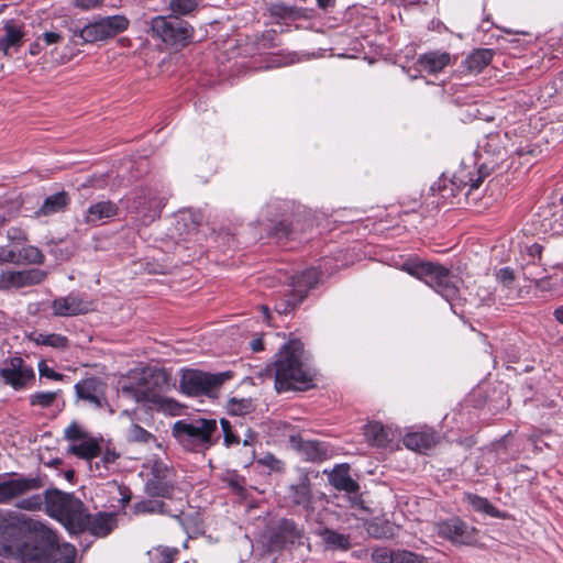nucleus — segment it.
<instances>
[{
	"instance_id": "nucleus-1",
	"label": "nucleus",
	"mask_w": 563,
	"mask_h": 563,
	"mask_svg": "<svg viewBox=\"0 0 563 563\" xmlns=\"http://www.w3.org/2000/svg\"><path fill=\"white\" fill-rule=\"evenodd\" d=\"M302 345L298 341L284 344L275 361V388L278 393L305 389L312 380L311 371L302 363Z\"/></svg>"
},
{
	"instance_id": "nucleus-2",
	"label": "nucleus",
	"mask_w": 563,
	"mask_h": 563,
	"mask_svg": "<svg viewBox=\"0 0 563 563\" xmlns=\"http://www.w3.org/2000/svg\"><path fill=\"white\" fill-rule=\"evenodd\" d=\"M76 549L59 543L56 534L44 525H34V541L21 548V558L30 563H74Z\"/></svg>"
},
{
	"instance_id": "nucleus-3",
	"label": "nucleus",
	"mask_w": 563,
	"mask_h": 563,
	"mask_svg": "<svg viewBox=\"0 0 563 563\" xmlns=\"http://www.w3.org/2000/svg\"><path fill=\"white\" fill-rule=\"evenodd\" d=\"M218 424L214 419L194 418L178 420L173 426V434L188 451L202 452L214 444Z\"/></svg>"
},
{
	"instance_id": "nucleus-4",
	"label": "nucleus",
	"mask_w": 563,
	"mask_h": 563,
	"mask_svg": "<svg viewBox=\"0 0 563 563\" xmlns=\"http://www.w3.org/2000/svg\"><path fill=\"white\" fill-rule=\"evenodd\" d=\"M37 488H40V481L37 478L25 477L19 474L2 476L0 477V504H9L20 498L16 507L29 511L38 510L43 505L41 495L22 498Z\"/></svg>"
},
{
	"instance_id": "nucleus-5",
	"label": "nucleus",
	"mask_w": 563,
	"mask_h": 563,
	"mask_svg": "<svg viewBox=\"0 0 563 563\" xmlns=\"http://www.w3.org/2000/svg\"><path fill=\"white\" fill-rule=\"evenodd\" d=\"M401 269L411 276L424 280L446 300L453 299L457 289L453 283V276L450 272L439 265L423 262H406Z\"/></svg>"
},
{
	"instance_id": "nucleus-6",
	"label": "nucleus",
	"mask_w": 563,
	"mask_h": 563,
	"mask_svg": "<svg viewBox=\"0 0 563 563\" xmlns=\"http://www.w3.org/2000/svg\"><path fill=\"white\" fill-rule=\"evenodd\" d=\"M45 507L51 517L58 519L65 525L81 528V525L85 522L84 505L70 494L48 490L45 494Z\"/></svg>"
},
{
	"instance_id": "nucleus-7",
	"label": "nucleus",
	"mask_w": 563,
	"mask_h": 563,
	"mask_svg": "<svg viewBox=\"0 0 563 563\" xmlns=\"http://www.w3.org/2000/svg\"><path fill=\"white\" fill-rule=\"evenodd\" d=\"M231 377V372L211 374L198 369H184L180 376V389L188 396L214 397L223 383Z\"/></svg>"
},
{
	"instance_id": "nucleus-8",
	"label": "nucleus",
	"mask_w": 563,
	"mask_h": 563,
	"mask_svg": "<svg viewBox=\"0 0 563 563\" xmlns=\"http://www.w3.org/2000/svg\"><path fill=\"white\" fill-rule=\"evenodd\" d=\"M129 23V19L123 14L99 18L79 31H75L74 35L78 36L81 43L107 41L124 32Z\"/></svg>"
},
{
	"instance_id": "nucleus-9",
	"label": "nucleus",
	"mask_w": 563,
	"mask_h": 563,
	"mask_svg": "<svg viewBox=\"0 0 563 563\" xmlns=\"http://www.w3.org/2000/svg\"><path fill=\"white\" fill-rule=\"evenodd\" d=\"M151 34L168 45L186 44L192 35V27L185 21L155 16L151 21Z\"/></svg>"
},
{
	"instance_id": "nucleus-10",
	"label": "nucleus",
	"mask_w": 563,
	"mask_h": 563,
	"mask_svg": "<svg viewBox=\"0 0 563 563\" xmlns=\"http://www.w3.org/2000/svg\"><path fill=\"white\" fill-rule=\"evenodd\" d=\"M64 434L70 442L68 452L71 454L84 460H91L100 454L99 441L89 435L77 422H71Z\"/></svg>"
},
{
	"instance_id": "nucleus-11",
	"label": "nucleus",
	"mask_w": 563,
	"mask_h": 563,
	"mask_svg": "<svg viewBox=\"0 0 563 563\" xmlns=\"http://www.w3.org/2000/svg\"><path fill=\"white\" fill-rule=\"evenodd\" d=\"M34 525L41 523L27 520L24 516L13 511L0 510V542L11 547L12 542L25 530L31 532L26 542L34 541Z\"/></svg>"
},
{
	"instance_id": "nucleus-12",
	"label": "nucleus",
	"mask_w": 563,
	"mask_h": 563,
	"mask_svg": "<svg viewBox=\"0 0 563 563\" xmlns=\"http://www.w3.org/2000/svg\"><path fill=\"white\" fill-rule=\"evenodd\" d=\"M437 533L454 544L472 545L476 542L477 530L457 517L435 523Z\"/></svg>"
},
{
	"instance_id": "nucleus-13",
	"label": "nucleus",
	"mask_w": 563,
	"mask_h": 563,
	"mask_svg": "<svg viewBox=\"0 0 563 563\" xmlns=\"http://www.w3.org/2000/svg\"><path fill=\"white\" fill-rule=\"evenodd\" d=\"M47 277V273L40 268L24 271H2L0 273V289L22 288L38 285Z\"/></svg>"
},
{
	"instance_id": "nucleus-14",
	"label": "nucleus",
	"mask_w": 563,
	"mask_h": 563,
	"mask_svg": "<svg viewBox=\"0 0 563 563\" xmlns=\"http://www.w3.org/2000/svg\"><path fill=\"white\" fill-rule=\"evenodd\" d=\"M78 399L95 408H102L107 405V384L97 377L81 379L75 385Z\"/></svg>"
},
{
	"instance_id": "nucleus-15",
	"label": "nucleus",
	"mask_w": 563,
	"mask_h": 563,
	"mask_svg": "<svg viewBox=\"0 0 563 563\" xmlns=\"http://www.w3.org/2000/svg\"><path fill=\"white\" fill-rule=\"evenodd\" d=\"M286 498L292 505L300 506L308 512L313 510V494L310 484V476L307 471H298L296 481L288 486Z\"/></svg>"
},
{
	"instance_id": "nucleus-16",
	"label": "nucleus",
	"mask_w": 563,
	"mask_h": 563,
	"mask_svg": "<svg viewBox=\"0 0 563 563\" xmlns=\"http://www.w3.org/2000/svg\"><path fill=\"white\" fill-rule=\"evenodd\" d=\"M0 374L5 384L15 389L23 388L27 382L34 378L33 368L25 364L21 357H12L4 362Z\"/></svg>"
},
{
	"instance_id": "nucleus-17",
	"label": "nucleus",
	"mask_w": 563,
	"mask_h": 563,
	"mask_svg": "<svg viewBox=\"0 0 563 563\" xmlns=\"http://www.w3.org/2000/svg\"><path fill=\"white\" fill-rule=\"evenodd\" d=\"M316 276L317 273L314 271H308L301 277L292 278L291 286L294 287V290L290 295H287L285 298L277 301L275 306L277 312L284 314L288 313L299 305L307 295V289H303L302 287H312V279L314 280Z\"/></svg>"
},
{
	"instance_id": "nucleus-18",
	"label": "nucleus",
	"mask_w": 563,
	"mask_h": 563,
	"mask_svg": "<svg viewBox=\"0 0 563 563\" xmlns=\"http://www.w3.org/2000/svg\"><path fill=\"white\" fill-rule=\"evenodd\" d=\"M52 308L55 316L69 317L86 313L92 309L91 302L85 301L76 296L56 298Z\"/></svg>"
},
{
	"instance_id": "nucleus-19",
	"label": "nucleus",
	"mask_w": 563,
	"mask_h": 563,
	"mask_svg": "<svg viewBox=\"0 0 563 563\" xmlns=\"http://www.w3.org/2000/svg\"><path fill=\"white\" fill-rule=\"evenodd\" d=\"M397 432L379 422H369L364 427V437L368 444L385 448L396 438Z\"/></svg>"
},
{
	"instance_id": "nucleus-20",
	"label": "nucleus",
	"mask_w": 563,
	"mask_h": 563,
	"mask_svg": "<svg viewBox=\"0 0 563 563\" xmlns=\"http://www.w3.org/2000/svg\"><path fill=\"white\" fill-rule=\"evenodd\" d=\"M14 252L15 265H41L45 261L43 252L34 245L23 243L21 245H12Z\"/></svg>"
},
{
	"instance_id": "nucleus-21",
	"label": "nucleus",
	"mask_w": 563,
	"mask_h": 563,
	"mask_svg": "<svg viewBox=\"0 0 563 563\" xmlns=\"http://www.w3.org/2000/svg\"><path fill=\"white\" fill-rule=\"evenodd\" d=\"M140 399L152 404L158 411L170 416H178L181 412V406L176 400L155 391H143Z\"/></svg>"
},
{
	"instance_id": "nucleus-22",
	"label": "nucleus",
	"mask_w": 563,
	"mask_h": 563,
	"mask_svg": "<svg viewBox=\"0 0 563 563\" xmlns=\"http://www.w3.org/2000/svg\"><path fill=\"white\" fill-rule=\"evenodd\" d=\"M437 441L438 437L432 430L411 432L404 438L406 448L417 452H424L431 449Z\"/></svg>"
},
{
	"instance_id": "nucleus-23",
	"label": "nucleus",
	"mask_w": 563,
	"mask_h": 563,
	"mask_svg": "<svg viewBox=\"0 0 563 563\" xmlns=\"http://www.w3.org/2000/svg\"><path fill=\"white\" fill-rule=\"evenodd\" d=\"M3 31L4 34L0 38V49L4 55H9L11 49L18 51L22 45L24 33L22 29L12 21L5 22Z\"/></svg>"
},
{
	"instance_id": "nucleus-24",
	"label": "nucleus",
	"mask_w": 563,
	"mask_h": 563,
	"mask_svg": "<svg viewBox=\"0 0 563 563\" xmlns=\"http://www.w3.org/2000/svg\"><path fill=\"white\" fill-rule=\"evenodd\" d=\"M118 213V207L111 201H99L91 205L85 212L86 223L98 224L104 219L114 217Z\"/></svg>"
},
{
	"instance_id": "nucleus-25",
	"label": "nucleus",
	"mask_w": 563,
	"mask_h": 563,
	"mask_svg": "<svg viewBox=\"0 0 563 563\" xmlns=\"http://www.w3.org/2000/svg\"><path fill=\"white\" fill-rule=\"evenodd\" d=\"M114 525L115 519L113 515L97 514L93 517L86 515V519L81 525V528L87 526L92 534L103 537L113 529Z\"/></svg>"
},
{
	"instance_id": "nucleus-26",
	"label": "nucleus",
	"mask_w": 563,
	"mask_h": 563,
	"mask_svg": "<svg viewBox=\"0 0 563 563\" xmlns=\"http://www.w3.org/2000/svg\"><path fill=\"white\" fill-rule=\"evenodd\" d=\"M27 338L36 345L49 346L57 350H64L68 346L67 338L58 333L33 331L27 334Z\"/></svg>"
},
{
	"instance_id": "nucleus-27",
	"label": "nucleus",
	"mask_w": 563,
	"mask_h": 563,
	"mask_svg": "<svg viewBox=\"0 0 563 563\" xmlns=\"http://www.w3.org/2000/svg\"><path fill=\"white\" fill-rule=\"evenodd\" d=\"M419 63L424 70L435 74L449 65L450 55L448 53L431 52L421 56Z\"/></svg>"
},
{
	"instance_id": "nucleus-28",
	"label": "nucleus",
	"mask_w": 563,
	"mask_h": 563,
	"mask_svg": "<svg viewBox=\"0 0 563 563\" xmlns=\"http://www.w3.org/2000/svg\"><path fill=\"white\" fill-rule=\"evenodd\" d=\"M69 199L66 192H56L49 197H47L41 208L37 210V216H52L54 213L60 212L67 206Z\"/></svg>"
},
{
	"instance_id": "nucleus-29",
	"label": "nucleus",
	"mask_w": 563,
	"mask_h": 563,
	"mask_svg": "<svg viewBox=\"0 0 563 563\" xmlns=\"http://www.w3.org/2000/svg\"><path fill=\"white\" fill-rule=\"evenodd\" d=\"M324 544L333 550H347L351 547L349 536L338 533L330 529H322L319 532Z\"/></svg>"
},
{
	"instance_id": "nucleus-30",
	"label": "nucleus",
	"mask_w": 563,
	"mask_h": 563,
	"mask_svg": "<svg viewBox=\"0 0 563 563\" xmlns=\"http://www.w3.org/2000/svg\"><path fill=\"white\" fill-rule=\"evenodd\" d=\"M465 500L473 507L475 511L488 515L494 518L503 517L500 511L484 497H479L474 494H465Z\"/></svg>"
},
{
	"instance_id": "nucleus-31",
	"label": "nucleus",
	"mask_w": 563,
	"mask_h": 563,
	"mask_svg": "<svg viewBox=\"0 0 563 563\" xmlns=\"http://www.w3.org/2000/svg\"><path fill=\"white\" fill-rule=\"evenodd\" d=\"M492 58L493 52L490 49H478L467 57L465 64L470 71L479 73L490 63Z\"/></svg>"
},
{
	"instance_id": "nucleus-32",
	"label": "nucleus",
	"mask_w": 563,
	"mask_h": 563,
	"mask_svg": "<svg viewBox=\"0 0 563 563\" xmlns=\"http://www.w3.org/2000/svg\"><path fill=\"white\" fill-rule=\"evenodd\" d=\"M174 486L166 479H148L146 483V492L153 497L170 498Z\"/></svg>"
},
{
	"instance_id": "nucleus-33",
	"label": "nucleus",
	"mask_w": 563,
	"mask_h": 563,
	"mask_svg": "<svg viewBox=\"0 0 563 563\" xmlns=\"http://www.w3.org/2000/svg\"><path fill=\"white\" fill-rule=\"evenodd\" d=\"M331 483L335 488L347 493H355L358 489L357 483L345 471H335L331 475Z\"/></svg>"
},
{
	"instance_id": "nucleus-34",
	"label": "nucleus",
	"mask_w": 563,
	"mask_h": 563,
	"mask_svg": "<svg viewBox=\"0 0 563 563\" xmlns=\"http://www.w3.org/2000/svg\"><path fill=\"white\" fill-rule=\"evenodd\" d=\"M227 410L231 416L243 417L251 413L254 410V406L251 399L231 398L227 402Z\"/></svg>"
},
{
	"instance_id": "nucleus-35",
	"label": "nucleus",
	"mask_w": 563,
	"mask_h": 563,
	"mask_svg": "<svg viewBox=\"0 0 563 563\" xmlns=\"http://www.w3.org/2000/svg\"><path fill=\"white\" fill-rule=\"evenodd\" d=\"M177 553V549L167 547H157L147 552L152 563H174Z\"/></svg>"
},
{
	"instance_id": "nucleus-36",
	"label": "nucleus",
	"mask_w": 563,
	"mask_h": 563,
	"mask_svg": "<svg viewBox=\"0 0 563 563\" xmlns=\"http://www.w3.org/2000/svg\"><path fill=\"white\" fill-rule=\"evenodd\" d=\"M300 450L309 461L321 460L327 454L325 448L317 441L302 442Z\"/></svg>"
},
{
	"instance_id": "nucleus-37",
	"label": "nucleus",
	"mask_w": 563,
	"mask_h": 563,
	"mask_svg": "<svg viewBox=\"0 0 563 563\" xmlns=\"http://www.w3.org/2000/svg\"><path fill=\"white\" fill-rule=\"evenodd\" d=\"M198 7V0H170L169 9L176 15L191 13Z\"/></svg>"
},
{
	"instance_id": "nucleus-38",
	"label": "nucleus",
	"mask_w": 563,
	"mask_h": 563,
	"mask_svg": "<svg viewBox=\"0 0 563 563\" xmlns=\"http://www.w3.org/2000/svg\"><path fill=\"white\" fill-rule=\"evenodd\" d=\"M135 512L137 514H163L164 503L155 499H147L135 504Z\"/></svg>"
},
{
	"instance_id": "nucleus-39",
	"label": "nucleus",
	"mask_w": 563,
	"mask_h": 563,
	"mask_svg": "<svg viewBox=\"0 0 563 563\" xmlns=\"http://www.w3.org/2000/svg\"><path fill=\"white\" fill-rule=\"evenodd\" d=\"M423 555L407 550H395L393 563H426Z\"/></svg>"
},
{
	"instance_id": "nucleus-40",
	"label": "nucleus",
	"mask_w": 563,
	"mask_h": 563,
	"mask_svg": "<svg viewBox=\"0 0 563 563\" xmlns=\"http://www.w3.org/2000/svg\"><path fill=\"white\" fill-rule=\"evenodd\" d=\"M57 395V391H40L31 395L30 401L33 406L47 408L53 405Z\"/></svg>"
},
{
	"instance_id": "nucleus-41",
	"label": "nucleus",
	"mask_w": 563,
	"mask_h": 563,
	"mask_svg": "<svg viewBox=\"0 0 563 563\" xmlns=\"http://www.w3.org/2000/svg\"><path fill=\"white\" fill-rule=\"evenodd\" d=\"M128 439L132 442L148 443L150 441L154 440V437L142 427L132 424L129 430Z\"/></svg>"
},
{
	"instance_id": "nucleus-42",
	"label": "nucleus",
	"mask_w": 563,
	"mask_h": 563,
	"mask_svg": "<svg viewBox=\"0 0 563 563\" xmlns=\"http://www.w3.org/2000/svg\"><path fill=\"white\" fill-rule=\"evenodd\" d=\"M372 559L376 563H393L394 551L387 548H377L373 551Z\"/></svg>"
},
{
	"instance_id": "nucleus-43",
	"label": "nucleus",
	"mask_w": 563,
	"mask_h": 563,
	"mask_svg": "<svg viewBox=\"0 0 563 563\" xmlns=\"http://www.w3.org/2000/svg\"><path fill=\"white\" fill-rule=\"evenodd\" d=\"M261 465L268 467L274 472H282L284 470L283 461L275 457L273 454H266L257 461Z\"/></svg>"
},
{
	"instance_id": "nucleus-44",
	"label": "nucleus",
	"mask_w": 563,
	"mask_h": 563,
	"mask_svg": "<svg viewBox=\"0 0 563 563\" xmlns=\"http://www.w3.org/2000/svg\"><path fill=\"white\" fill-rule=\"evenodd\" d=\"M220 423L223 430L224 443L227 445L238 444L240 439L232 431L230 422L225 419H221Z\"/></svg>"
},
{
	"instance_id": "nucleus-45",
	"label": "nucleus",
	"mask_w": 563,
	"mask_h": 563,
	"mask_svg": "<svg viewBox=\"0 0 563 563\" xmlns=\"http://www.w3.org/2000/svg\"><path fill=\"white\" fill-rule=\"evenodd\" d=\"M282 529L285 533V538L289 541H294L295 539L300 537V531L297 529L296 525L291 521H283L282 522Z\"/></svg>"
},
{
	"instance_id": "nucleus-46",
	"label": "nucleus",
	"mask_w": 563,
	"mask_h": 563,
	"mask_svg": "<svg viewBox=\"0 0 563 563\" xmlns=\"http://www.w3.org/2000/svg\"><path fill=\"white\" fill-rule=\"evenodd\" d=\"M8 239H9V241L12 242V245H18V246L27 242L26 234L23 231L15 229V228H12L8 231Z\"/></svg>"
},
{
	"instance_id": "nucleus-47",
	"label": "nucleus",
	"mask_w": 563,
	"mask_h": 563,
	"mask_svg": "<svg viewBox=\"0 0 563 563\" xmlns=\"http://www.w3.org/2000/svg\"><path fill=\"white\" fill-rule=\"evenodd\" d=\"M70 3L80 10H91L103 3V0H70Z\"/></svg>"
},
{
	"instance_id": "nucleus-48",
	"label": "nucleus",
	"mask_w": 563,
	"mask_h": 563,
	"mask_svg": "<svg viewBox=\"0 0 563 563\" xmlns=\"http://www.w3.org/2000/svg\"><path fill=\"white\" fill-rule=\"evenodd\" d=\"M14 252L13 246L0 245V264H13Z\"/></svg>"
},
{
	"instance_id": "nucleus-49",
	"label": "nucleus",
	"mask_w": 563,
	"mask_h": 563,
	"mask_svg": "<svg viewBox=\"0 0 563 563\" xmlns=\"http://www.w3.org/2000/svg\"><path fill=\"white\" fill-rule=\"evenodd\" d=\"M152 479H166L169 474V470L164 464L155 463L152 468Z\"/></svg>"
},
{
	"instance_id": "nucleus-50",
	"label": "nucleus",
	"mask_w": 563,
	"mask_h": 563,
	"mask_svg": "<svg viewBox=\"0 0 563 563\" xmlns=\"http://www.w3.org/2000/svg\"><path fill=\"white\" fill-rule=\"evenodd\" d=\"M497 279L505 286H508L510 285L514 279H515V276H514V272L508 268V267H505V268H501L498 273H497Z\"/></svg>"
},
{
	"instance_id": "nucleus-51",
	"label": "nucleus",
	"mask_w": 563,
	"mask_h": 563,
	"mask_svg": "<svg viewBox=\"0 0 563 563\" xmlns=\"http://www.w3.org/2000/svg\"><path fill=\"white\" fill-rule=\"evenodd\" d=\"M38 372L41 376L51 378V379H59L62 377L60 374L56 373L54 369L49 368L44 361L38 363Z\"/></svg>"
},
{
	"instance_id": "nucleus-52",
	"label": "nucleus",
	"mask_w": 563,
	"mask_h": 563,
	"mask_svg": "<svg viewBox=\"0 0 563 563\" xmlns=\"http://www.w3.org/2000/svg\"><path fill=\"white\" fill-rule=\"evenodd\" d=\"M368 533L375 538H389L393 536L390 528H388V530H385L384 528L380 529L376 523H371L368 526Z\"/></svg>"
},
{
	"instance_id": "nucleus-53",
	"label": "nucleus",
	"mask_w": 563,
	"mask_h": 563,
	"mask_svg": "<svg viewBox=\"0 0 563 563\" xmlns=\"http://www.w3.org/2000/svg\"><path fill=\"white\" fill-rule=\"evenodd\" d=\"M187 219L191 220L194 229H196L202 223L203 217L199 212H187L183 214V220L186 221Z\"/></svg>"
},
{
	"instance_id": "nucleus-54",
	"label": "nucleus",
	"mask_w": 563,
	"mask_h": 563,
	"mask_svg": "<svg viewBox=\"0 0 563 563\" xmlns=\"http://www.w3.org/2000/svg\"><path fill=\"white\" fill-rule=\"evenodd\" d=\"M62 36L59 33L56 32H45L43 35V41L46 45H52L60 42Z\"/></svg>"
},
{
	"instance_id": "nucleus-55",
	"label": "nucleus",
	"mask_w": 563,
	"mask_h": 563,
	"mask_svg": "<svg viewBox=\"0 0 563 563\" xmlns=\"http://www.w3.org/2000/svg\"><path fill=\"white\" fill-rule=\"evenodd\" d=\"M119 457V454L113 452V451H107L104 454H103V462L106 464H109V463H114L117 461V459Z\"/></svg>"
},
{
	"instance_id": "nucleus-56",
	"label": "nucleus",
	"mask_w": 563,
	"mask_h": 563,
	"mask_svg": "<svg viewBox=\"0 0 563 563\" xmlns=\"http://www.w3.org/2000/svg\"><path fill=\"white\" fill-rule=\"evenodd\" d=\"M251 349L253 352H260L263 350L262 339L257 338L251 341Z\"/></svg>"
},
{
	"instance_id": "nucleus-57",
	"label": "nucleus",
	"mask_w": 563,
	"mask_h": 563,
	"mask_svg": "<svg viewBox=\"0 0 563 563\" xmlns=\"http://www.w3.org/2000/svg\"><path fill=\"white\" fill-rule=\"evenodd\" d=\"M319 8L328 9L334 5V0H317Z\"/></svg>"
},
{
	"instance_id": "nucleus-58",
	"label": "nucleus",
	"mask_w": 563,
	"mask_h": 563,
	"mask_svg": "<svg viewBox=\"0 0 563 563\" xmlns=\"http://www.w3.org/2000/svg\"><path fill=\"white\" fill-rule=\"evenodd\" d=\"M529 253L532 255V256H539L541 254V246L537 243L532 244L530 247H529Z\"/></svg>"
},
{
	"instance_id": "nucleus-59",
	"label": "nucleus",
	"mask_w": 563,
	"mask_h": 563,
	"mask_svg": "<svg viewBox=\"0 0 563 563\" xmlns=\"http://www.w3.org/2000/svg\"><path fill=\"white\" fill-rule=\"evenodd\" d=\"M41 48H42V47H41V44H40V43H34V44H32V45H31V47H30V54H31V55H37V54L40 53Z\"/></svg>"
},
{
	"instance_id": "nucleus-60",
	"label": "nucleus",
	"mask_w": 563,
	"mask_h": 563,
	"mask_svg": "<svg viewBox=\"0 0 563 563\" xmlns=\"http://www.w3.org/2000/svg\"><path fill=\"white\" fill-rule=\"evenodd\" d=\"M554 316L556 320L563 324V308L556 309Z\"/></svg>"
},
{
	"instance_id": "nucleus-61",
	"label": "nucleus",
	"mask_w": 563,
	"mask_h": 563,
	"mask_svg": "<svg viewBox=\"0 0 563 563\" xmlns=\"http://www.w3.org/2000/svg\"><path fill=\"white\" fill-rule=\"evenodd\" d=\"M482 183V179L481 178H477L475 181H473L471 184V189H475V188H478V186L481 185Z\"/></svg>"
},
{
	"instance_id": "nucleus-62",
	"label": "nucleus",
	"mask_w": 563,
	"mask_h": 563,
	"mask_svg": "<svg viewBox=\"0 0 563 563\" xmlns=\"http://www.w3.org/2000/svg\"><path fill=\"white\" fill-rule=\"evenodd\" d=\"M253 442V437H249L243 441L244 445H250Z\"/></svg>"
}]
</instances>
